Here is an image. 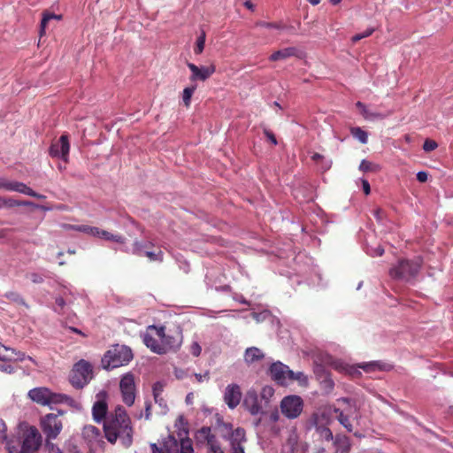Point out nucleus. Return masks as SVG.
Segmentation results:
<instances>
[{
  "instance_id": "f257e3e1",
  "label": "nucleus",
  "mask_w": 453,
  "mask_h": 453,
  "mask_svg": "<svg viewBox=\"0 0 453 453\" xmlns=\"http://www.w3.org/2000/svg\"><path fill=\"white\" fill-rule=\"evenodd\" d=\"M108 394L103 390L96 394V401L92 407L93 419L96 423L104 422L105 438L111 443H115L119 439L125 447H129L133 441V429L130 419L126 411L118 406L114 415L106 418L108 412Z\"/></svg>"
},
{
  "instance_id": "f03ea898",
  "label": "nucleus",
  "mask_w": 453,
  "mask_h": 453,
  "mask_svg": "<svg viewBox=\"0 0 453 453\" xmlns=\"http://www.w3.org/2000/svg\"><path fill=\"white\" fill-rule=\"evenodd\" d=\"M41 434L34 426H27L22 430L21 437L10 438L7 441L9 453H35L41 445Z\"/></svg>"
},
{
  "instance_id": "7ed1b4c3",
  "label": "nucleus",
  "mask_w": 453,
  "mask_h": 453,
  "mask_svg": "<svg viewBox=\"0 0 453 453\" xmlns=\"http://www.w3.org/2000/svg\"><path fill=\"white\" fill-rule=\"evenodd\" d=\"M142 340L144 344L157 354H164L179 347V343L174 345L172 342V337L165 335L163 326H149L147 332L142 335Z\"/></svg>"
},
{
  "instance_id": "20e7f679",
  "label": "nucleus",
  "mask_w": 453,
  "mask_h": 453,
  "mask_svg": "<svg viewBox=\"0 0 453 453\" xmlns=\"http://www.w3.org/2000/svg\"><path fill=\"white\" fill-rule=\"evenodd\" d=\"M334 414H335L334 408L326 406L319 409L309 420L310 426L315 428L319 436L326 441H331L334 438L333 433L328 428L333 421Z\"/></svg>"
},
{
  "instance_id": "39448f33",
  "label": "nucleus",
  "mask_w": 453,
  "mask_h": 453,
  "mask_svg": "<svg viewBox=\"0 0 453 453\" xmlns=\"http://www.w3.org/2000/svg\"><path fill=\"white\" fill-rule=\"evenodd\" d=\"M331 367L353 378H357L361 375L360 369H362L366 373H372L376 371H383L388 369V365L379 361L361 363L356 365H349L339 359L333 360L331 362Z\"/></svg>"
},
{
  "instance_id": "423d86ee",
  "label": "nucleus",
  "mask_w": 453,
  "mask_h": 453,
  "mask_svg": "<svg viewBox=\"0 0 453 453\" xmlns=\"http://www.w3.org/2000/svg\"><path fill=\"white\" fill-rule=\"evenodd\" d=\"M133 358V353L130 348L125 345L112 346L104 356L102 359L103 366L111 370L127 365Z\"/></svg>"
},
{
  "instance_id": "0eeeda50",
  "label": "nucleus",
  "mask_w": 453,
  "mask_h": 453,
  "mask_svg": "<svg viewBox=\"0 0 453 453\" xmlns=\"http://www.w3.org/2000/svg\"><path fill=\"white\" fill-rule=\"evenodd\" d=\"M337 403L341 405L342 403L345 406L343 408L334 407L336 418L339 423L346 428L348 432H352L354 426V421H357L359 417L358 407L355 401L349 398H341L337 400Z\"/></svg>"
},
{
  "instance_id": "6e6552de",
  "label": "nucleus",
  "mask_w": 453,
  "mask_h": 453,
  "mask_svg": "<svg viewBox=\"0 0 453 453\" xmlns=\"http://www.w3.org/2000/svg\"><path fill=\"white\" fill-rule=\"evenodd\" d=\"M420 266L419 257L414 260L402 259L390 268L389 275L395 280L409 281L418 274Z\"/></svg>"
},
{
  "instance_id": "1a4fd4ad",
  "label": "nucleus",
  "mask_w": 453,
  "mask_h": 453,
  "mask_svg": "<svg viewBox=\"0 0 453 453\" xmlns=\"http://www.w3.org/2000/svg\"><path fill=\"white\" fill-rule=\"evenodd\" d=\"M65 411L58 410V413H48L41 418V427L47 439L54 440L63 429V422L60 418Z\"/></svg>"
},
{
  "instance_id": "9d476101",
  "label": "nucleus",
  "mask_w": 453,
  "mask_h": 453,
  "mask_svg": "<svg viewBox=\"0 0 453 453\" xmlns=\"http://www.w3.org/2000/svg\"><path fill=\"white\" fill-rule=\"evenodd\" d=\"M91 379L92 366L88 362L81 360L74 365L70 375V382L73 387L81 388L87 385Z\"/></svg>"
},
{
  "instance_id": "9b49d317",
  "label": "nucleus",
  "mask_w": 453,
  "mask_h": 453,
  "mask_svg": "<svg viewBox=\"0 0 453 453\" xmlns=\"http://www.w3.org/2000/svg\"><path fill=\"white\" fill-rule=\"evenodd\" d=\"M280 408L283 416L288 419H295L303 412V401L299 395H289L282 398Z\"/></svg>"
},
{
  "instance_id": "f8f14e48",
  "label": "nucleus",
  "mask_w": 453,
  "mask_h": 453,
  "mask_svg": "<svg viewBox=\"0 0 453 453\" xmlns=\"http://www.w3.org/2000/svg\"><path fill=\"white\" fill-rule=\"evenodd\" d=\"M58 393L52 392L48 388L38 387L30 389L27 393V396L31 401L39 405L51 408V405L58 404Z\"/></svg>"
},
{
  "instance_id": "ddd939ff",
  "label": "nucleus",
  "mask_w": 453,
  "mask_h": 453,
  "mask_svg": "<svg viewBox=\"0 0 453 453\" xmlns=\"http://www.w3.org/2000/svg\"><path fill=\"white\" fill-rule=\"evenodd\" d=\"M26 358L24 353L5 347L0 343V371L11 373L13 372L12 362L22 361Z\"/></svg>"
},
{
  "instance_id": "4468645a",
  "label": "nucleus",
  "mask_w": 453,
  "mask_h": 453,
  "mask_svg": "<svg viewBox=\"0 0 453 453\" xmlns=\"http://www.w3.org/2000/svg\"><path fill=\"white\" fill-rule=\"evenodd\" d=\"M119 389L123 402L131 406L135 400V383L134 377L132 373L124 374L119 382Z\"/></svg>"
},
{
  "instance_id": "2eb2a0df",
  "label": "nucleus",
  "mask_w": 453,
  "mask_h": 453,
  "mask_svg": "<svg viewBox=\"0 0 453 453\" xmlns=\"http://www.w3.org/2000/svg\"><path fill=\"white\" fill-rule=\"evenodd\" d=\"M81 434L91 450L99 449L104 444L101 431L93 425L84 426Z\"/></svg>"
},
{
  "instance_id": "dca6fc26",
  "label": "nucleus",
  "mask_w": 453,
  "mask_h": 453,
  "mask_svg": "<svg viewBox=\"0 0 453 453\" xmlns=\"http://www.w3.org/2000/svg\"><path fill=\"white\" fill-rule=\"evenodd\" d=\"M226 428L231 433L227 435L230 442L232 453H245L244 444L246 442L245 431L242 428L237 427L232 430V426L226 425Z\"/></svg>"
},
{
  "instance_id": "f3484780",
  "label": "nucleus",
  "mask_w": 453,
  "mask_h": 453,
  "mask_svg": "<svg viewBox=\"0 0 453 453\" xmlns=\"http://www.w3.org/2000/svg\"><path fill=\"white\" fill-rule=\"evenodd\" d=\"M0 190L18 192L35 198H45L44 196L37 195L26 184L19 181H12L4 178H0Z\"/></svg>"
},
{
  "instance_id": "a211bd4d",
  "label": "nucleus",
  "mask_w": 453,
  "mask_h": 453,
  "mask_svg": "<svg viewBox=\"0 0 453 453\" xmlns=\"http://www.w3.org/2000/svg\"><path fill=\"white\" fill-rule=\"evenodd\" d=\"M270 374L278 384L285 386L291 381L293 371L280 362H275L270 366Z\"/></svg>"
},
{
  "instance_id": "6ab92c4d",
  "label": "nucleus",
  "mask_w": 453,
  "mask_h": 453,
  "mask_svg": "<svg viewBox=\"0 0 453 453\" xmlns=\"http://www.w3.org/2000/svg\"><path fill=\"white\" fill-rule=\"evenodd\" d=\"M72 228L76 229L81 232H83L88 235H92V236L98 237L100 239H104L107 241H112L115 242H123V240H124L121 235L114 234L110 232L101 230V229H99L97 227H94V226L81 225V226H72Z\"/></svg>"
},
{
  "instance_id": "aec40b11",
  "label": "nucleus",
  "mask_w": 453,
  "mask_h": 453,
  "mask_svg": "<svg viewBox=\"0 0 453 453\" xmlns=\"http://www.w3.org/2000/svg\"><path fill=\"white\" fill-rule=\"evenodd\" d=\"M243 406L253 416H257L264 412L261 400H259L255 389H250L246 392L243 399Z\"/></svg>"
},
{
  "instance_id": "412c9836",
  "label": "nucleus",
  "mask_w": 453,
  "mask_h": 453,
  "mask_svg": "<svg viewBox=\"0 0 453 453\" xmlns=\"http://www.w3.org/2000/svg\"><path fill=\"white\" fill-rule=\"evenodd\" d=\"M70 145L66 135H62L50 148V154L54 157H60L66 161L69 154Z\"/></svg>"
},
{
  "instance_id": "4be33fe9",
  "label": "nucleus",
  "mask_w": 453,
  "mask_h": 453,
  "mask_svg": "<svg viewBox=\"0 0 453 453\" xmlns=\"http://www.w3.org/2000/svg\"><path fill=\"white\" fill-rule=\"evenodd\" d=\"M242 392L237 384H229L224 392V401L230 409H234L241 402Z\"/></svg>"
},
{
  "instance_id": "5701e85b",
  "label": "nucleus",
  "mask_w": 453,
  "mask_h": 453,
  "mask_svg": "<svg viewBox=\"0 0 453 453\" xmlns=\"http://www.w3.org/2000/svg\"><path fill=\"white\" fill-rule=\"evenodd\" d=\"M188 67L192 73L190 76L192 81H205L215 72L214 65L198 67L193 63H188Z\"/></svg>"
},
{
  "instance_id": "b1692460",
  "label": "nucleus",
  "mask_w": 453,
  "mask_h": 453,
  "mask_svg": "<svg viewBox=\"0 0 453 453\" xmlns=\"http://www.w3.org/2000/svg\"><path fill=\"white\" fill-rule=\"evenodd\" d=\"M264 357L263 351L257 347H250L246 349L244 352V361L247 364H253L261 360Z\"/></svg>"
},
{
  "instance_id": "393cba45",
  "label": "nucleus",
  "mask_w": 453,
  "mask_h": 453,
  "mask_svg": "<svg viewBox=\"0 0 453 453\" xmlns=\"http://www.w3.org/2000/svg\"><path fill=\"white\" fill-rule=\"evenodd\" d=\"M297 53V50L295 47H288L285 48L280 50L275 51L271 55L269 59L271 61H278V60H284L290 57L296 56Z\"/></svg>"
},
{
  "instance_id": "a878e982",
  "label": "nucleus",
  "mask_w": 453,
  "mask_h": 453,
  "mask_svg": "<svg viewBox=\"0 0 453 453\" xmlns=\"http://www.w3.org/2000/svg\"><path fill=\"white\" fill-rule=\"evenodd\" d=\"M58 404L65 403L70 408H72L75 411H80L82 410V405L81 402L76 399L72 398L71 396L64 394H58Z\"/></svg>"
},
{
  "instance_id": "bb28decb",
  "label": "nucleus",
  "mask_w": 453,
  "mask_h": 453,
  "mask_svg": "<svg viewBox=\"0 0 453 453\" xmlns=\"http://www.w3.org/2000/svg\"><path fill=\"white\" fill-rule=\"evenodd\" d=\"M336 453H348L350 449V442L345 435H336L334 440Z\"/></svg>"
},
{
  "instance_id": "cd10ccee",
  "label": "nucleus",
  "mask_w": 453,
  "mask_h": 453,
  "mask_svg": "<svg viewBox=\"0 0 453 453\" xmlns=\"http://www.w3.org/2000/svg\"><path fill=\"white\" fill-rule=\"evenodd\" d=\"M356 106L360 110L361 114L367 120L372 121V120H375L377 119H383L385 117V115H383V114H380V113H378V112L370 111L366 108V106L363 103H361V102H357L356 104Z\"/></svg>"
},
{
  "instance_id": "c85d7f7f",
  "label": "nucleus",
  "mask_w": 453,
  "mask_h": 453,
  "mask_svg": "<svg viewBox=\"0 0 453 453\" xmlns=\"http://www.w3.org/2000/svg\"><path fill=\"white\" fill-rule=\"evenodd\" d=\"M211 430L210 427H202L196 433V442L200 445H206L210 439L212 437Z\"/></svg>"
},
{
  "instance_id": "c756f323",
  "label": "nucleus",
  "mask_w": 453,
  "mask_h": 453,
  "mask_svg": "<svg viewBox=\"0 0 453 453\" xmlns=\"http://www.w3.org/2000/svg\"><path fill=\"white\" fill-rule=\"evenodd\" d=\"M179 444L180 441L171 434L168 435L163 442L164 449L168 453H179Z\"/></svg>"
},
{
  "instance_id": "7c9ffc66",
  "label": "nucleus",
  "mask_w": 453,
  "mask_h": 453,
  "mask_svg": "<svg viewBox=\"0 0 453 453\" xmlns=\"http://www.w3.org/2000/svg\"><path fill=\"white\" fill-rule=\"evenodd\" d=\"M179 452L180 453H194L191 440L187 436L179 437Z\"/></svg>"
},
{
  "instance_id": "2f4dec72",
  "label": "nucleus",
  "mask_w": 453,
  "mask_h": 453,
  "mask_svg": "<svg viewBox=\"0 0 453 453\" xmlns=\"http://www.w3.org/2000/svg\"><path fill=\"white\" fill-rule=\"evenodd\" d=\"M174 426L178 430V437L187 436L188 434L187 422L182 416H179L175 421Z\"/></svg>"
},
{
  "instance_id": "473e14b6",
  "label": "nucleus",
  "mask_w": 453,
  "mask_h": 453,
  "mask_svg": "<svg viewBox=\"0 0 453 453\" xmlns=\"http://www.w3.org/2000/svg\"><path fill=\"white\" fill-rule=\"evenodd\" d=\"M351 134L358 140L362 144L368 142V134L360 127H351Z\"/></svg>"
},
{
  "instance_id": "72a5a7b5",
  "label": "nucleus",
  "mask_w": 453,
  "mask_h": 453,
  "mask_svg": "<svg viewBox=\"0 0 453 453\" xmlns=\"http://www.w3.org/2000/svg\"><path fill=\"white\" fill-rule=\"evenodd\" d=\"M137 251L140 255L146 256L150 261L163 260V252L161 250H157V251H143L142 249L137 248Z\"/></svg>"
},
{
  "instance_id": "f704fd0d",
  "label": "nucleus",
  "mask_w": 453,
  "mask_h": 453,
  "mask_svg": "<svg viewBox=\"0 0 453 453\" xmlns=\"http://www.w3.org/2000/svg\"><path fill=\"white\" fill-rule=\"evenodd\" d=\"M206 35L203 30H201L200 35L196 38V46L194 49L195 54L199 55L204 50Z\"/></svg>"
},
{
  "instance_id": "c9c22d12",
  "label": "nucleus",
  "mask_w": 453,
  "mask_h": 453,
  "mask_svg": "<svg viewBox=\"0 0 453 453\" xmlns=\"http://www.w3.org/2000/svg\"><path fill=\"white\" fill-rule=\"evenodd\" d=\"M273 395H274V389L273 387H271V386L263 387L261 389V392H260L261 402L265 401V403H268L270 399L273 396Z\"/></svg>"
},
{
  "instance_id": "e433bc0d",
  "label": "nucleus",
  "mask_w": 453,
  "mask_h": 453,
  "mask_svg": "<svg viewBox=\"0 0 453 453\" xmlns=\"http://www.w3.org/2000/svg\"><path fill=\"white\" fill-rule=\"evenodd\" d=\"M297 443H298L297 434L295 431H293L289 434L286 447H288L291 452L296 453L297 451Z\"/></svg>"
},
{
  "instance_id": "4c0bfd02",
  "label": "nucleus",
  "mask_w": 453,
  "mask_h": 453,
  "mask_svg": "<svg viewBox=\"0 0 453 453\" xmlns=\"http://www.w3.org/2000/svg\"><path fill=\"white\" fill-rule=\"evenodd\" d=\"M53 19H59L60 16L52 14V13H44L43 14V17L41 21V28H40V35L41 36H42L43 34L45 33V28L47 27L48 22Z\"/></svg>"
},
{
  "instance_id": "58836bf2",
  "label": "nucleus",
  "mask_w": 453,
  "mask_h": 453,
  "mask_svg": "<svg viewBox=\"0 0 453 453\" xmlns=\"http://www.w3.org/2000/svg\"><path fill=\"white\" fill-rule=\"evenodd\" d=\"M359 169L363 172H377L380 170V166L379 165L364 159L360 163Z\"/></svg>"
},
{
  "instance_id": "ea45409f",
  "label": "nucleus",
  "mask_w": 453,
  "mask_h": 453,
  "mask_svg": "<svg viewBox=\"0 0 453 453\" xmlns=\"http://www.w3.org/2000/svg\"><path fill=\"white\" fill-rule=\"evenodd\" d=\"M195 90L196 86L185 88L183 90L182 100L187 107L190 104L191 97Z\"/></svg>"
},
{
  "instance_id": "a19ab883",
  "label": "nucleus",
  "mask_w": 453,
  "mask_h": 453,
  "mask_svg": "<svg viewBox=\"0 0 453 453\" xmlns=\"http://www.w3.org/2000/svg\"><path fill=\"white\" fill-rule=\"evenodd\" d=\"M165 387V383L163 381H157L152 386L153 397L157 398L162 396V393L164 392Z\"/></svg>"
},
{
  "instance_id": "79ce46f5",
  "label": "nucleus",
  "mask_w": 453,
  "mask_h": 453,
  "mask_svg": "<svg viewBox=\"0 0 453 453\" xmlns=\"http://www.w3.org/2000/svg\"><path fill=\"white\" fill-rule=\"evenodd\" d=\"M205 446L211 453H218L219 451H222L219 443L214 435H212Z\"/></svg>"
},
{
  "instance_id": "37998d69",
  "label": "nucleus",
  "mask_w": 453,
  "mask_h": 453,
  "mask_svg": "<svg viewBox=\"0 0 453 453\" xmlns=\"http://www.w3.org/2000/svg\"><path fill=\"white\" fill-rule=\"evenodd\" d=\"M155 400V403L158 405L160 411H159V413L161 415H165L167 413L168 411V406H167V403L165 402V400L164 399L163 396H159L157 398H154Z\"/></svg>"
},
{
  "instance_id": "c03bdc74",
  "label": "nucleus",
  "mask_w": 453,
  "mask_h": 453,
  "mask_svg": "<svg viewBox=\"0 0 453 453\" xmlns=\"http://www.w3.org/2000/svg\"><path fill=\"white\" fill-rule=\"evenodd\" d=\"M10 441L7 437V426L3 419H0V441L4 442L7 446V441Z\"/></svg>"
},
{
  "instance_id": "a18cd8bd",
  "label": "nucleus",
  "mask_w": 453,
  "mask_h": 453,
  "mask_svg": "<svg viewBox=\"0 0 453 453\" xmlns=\"http://www.w3.org/2000/svg\"><path fill=\"white\" fill-rule=\"evenodd\" d=\"M373 32H374V28L369 27V28L365 29L363 33L355 35L351 40L353 42H357L363 38H366V37L370 36Z\"/></svg>"
},
{
  "instance_id": "49530a36",
  "label": "nucleus",
  "mask_w": 453,
  "mask_h": 453,
  "mask_svg": "<svg viewBox=\"0 0 453 453\" xmlns=\"http://www.w3.org/2000/svg\"><path fill=\"white\" fill-rule=\"evenodd\" d=\"M5 296L10 301L18 303V304H23L25 305V303L23 299L20 297V296L15 292H8L5 294Z\"/></svg>"
},
{
  "instance_id": "de8ad7c7",
  "label": "nucleus",
  "mask_w": 453,
  "mask_h": 453,
  "mask_svg": "<svg viewBox=\"0 0 453 453\" xmlns=\"http://www.w3.org/2000/svg\"><path fill=\"white\" fill-rule=\"evenodd\" d=\"M292 380H297V381H299V383L301 385H304L307 383V377L303 372H293V376L291 377V381Z\"/></svg>"
},
{
  "instance_id": "09e8293b",
  "label": "nucleus",
  "mask_w": 453,
  "mask_h": 453,
  "mask_svg": "<svg viewBox=\"0 0 453 453\" xmlns=\"http://www.w3.org/2000/svg\"><path fill=\"white\" fill-rule=\"evenodd\" d=\"M438 147V144L435 141L426 139L423 144V150L426 152L432 151Z\"/></svg>"
},
{
  "instance_id": "8fccbe9b",
  "label": "nucleus",
  "mask_w": 453,
  "mask_h": 453,
  "mask_svg": "<svg viewBox=\"0 0 453 453\" xmlns=\"http://www.w3.org/2000/svg\"><path fill=\"white\" fill-rule=\"evenodd\" d=\"M189 351L194 357H199L202 352V347L197 342H193L190 345Z\"/></svg>"
},
{
  "instance_id": "3c124183",
  "label": "nucleus",
  "mask_w": 453,
  "mask_h": 453,
  "mask_svg": "<svg viewBox=\"0 0 453 453\" xmlns=\"http://www.w3.org/2000/svg\"><path fill=\"white\" fill-rule=\"evenodd\" d=\"M256 26L260 27H265V28H276V29L282 28L280 24L265 22V21H259L256 24Z\"/></svg>"
},
{
  "instance_id": "603ef678",
  "label": "nucleus",
  "mask_w": 453,
  "mask_h": 453,
  "mask_svg": "<svg viewBox=\"0 0 453 453\" xmlns=\"http://www.w3.org/2000/svg\"><path fill=\"white\" fill-rule=\"evenodd\" d=\"M366 252L372 257H377L381 256L384 252V250L379 246L376 249L367 248Z\"/></svg>"
},
{
  "instance_id": "864d4df0",
  "label": "nucleus",
  "mask_w": 453,
  "mask_h": 453,
  "mask_svg": "<svg viewBox=\"0 0 453 453\" xmlns=\"http://www.w3.org/2000/svg\"><path fill=\"white\" fill-rule=\"evenodd\" d=\"M268 316L269 313L265 311L261 313H252L253 319H256L257 322L264 321Z\"/></svg>"
},
{
  "instance_id": "5fc2aeb1",
  "label": "nucleus",
  "mask_w": 453,
  "mask_h": 453,
  "mask_svg": "<svg viewBox=\"0 0 453 453\" xmlns=\"http://www.w3.org/2000/svg\"><path fill=\"white\" fill-rule=\"evenodd\" d=\"M280 417L277 410L273 411L269 415V421L273 424L279 422Z\"/></svg>"
},
{
  "instance_id": "6e6d98bb",
  "label": "nucleus",
  "mask_w": 453,
  "mask_h": 453,
  "mask_svg": "<svg viewBox=\"0 0 453 453\" xmlns=\"http://www.w3.org/2000/svg\"><path fill=\"white\" fill-rule=\"evenodd\" d=\"M320 167L323 171H327L332 166V160L324 157V160L319 162Z\"/></svg>"
},
{
  "instance_id": "4d7b16f0",
  "label": "nucleus",
  "mask_w": 453,
  "mask_h": 453,
  "mask_svg": "<svg viewBox=\"0 0 453 453\" xmlns=\"http://www.w3.org/2000/svg\"><path fill=\"white\" fill-rule=\"evenodd\" d=\"M362 186H363V190H364L365 195V196H369L370 195V191H371V188H370L369 182L366 180H362Z\"/></svg>"
},
{
  "instance_id": "13d9d810",
  "label": "nucleus",
  "mask_w": 453,
  "mask_h": 453,
  "mask_svg": "<svg viewBox=\"0 0 453 453\" xmlns=\"http://www.w3.org/2000/svg\"><path fill=\"white\" fill-rule=\"evenodd\" d=\"M427 176L428 174L426 173V172H418L417 173V180L419 181V182H425L427 180Z\"/></svg>"
},
{
  "instance_id": "bf43d9fd",
  "label": "nucleus",
  "mask_w": 453,
  "mask_h": 453,
  "mask_svg": "<svg viewBox=\"0 0 453 453\" xmlns=\"http://www.w3.org/2000/svg\"><path fill=\"white\" fill-rule=\"evenodd\" d=\"M265 134L273 145L277 144V140L272 132H270L269 130H265Z\"/></svg>"
},
{
  "instance_id": "052dcab7",
  "label": "nucleus",
  "mask_w": 453,
  "mask_h": 453,
  "mask_svg": "<svg viewBox=\"0 0 453 453\" xmlns=\"http://www.w3.org/2000/svg\"><path fill=\"white\" fill-rule=\"evenodd\" d=\"M324 156L319 153H313L311 156V159L316 163L319 164L320 161L324 160Z\"/></svg>"
},
{
  "instance_id": "680f3d73",
  "label": "nucleus",
  "mask_w": 453,
  "mask_h": 453,
  "mask_svg": "<svg viewBox=\"0 0 453 453\" xmlns=\"http://www.w3.org/2000/svg\"><path fill=\"white\" fill-rule=\"evenodd\" d=\"M195 377L198 382H202L203 380V379L209 378L208 373H204V374L196 373Z\"/></svg>"
},
{
  "instance_id": "e2e57ef3",
  "label": "nucleus",
  "mask_w": 453,
  "mask_h": 453,
  "mask_svg": "<svg viewBox=\"0 0 453 453\" xmlns=\"http://www.w3.org/2000/svg\"><path fill=\"white\" fill-rule=\"evenodd\" d=\"M152 453H163V450L159 449L155 443L150 445Z\"/></svg>"
},
{
  "instance_id": "0e129e2a",
  "label": "nucleus",
  "mask_w": 453,
  "mask_h": 453,
  "mask_svg": "<svg viewBox=\"0 0 453 453\" xmlns=\"http://www.w3.org/2000/svg\"><path fill=\"white\" fill-rule=\"evenodd\" d=\"M49 446L50 448V453H62L60 449L58 447H55L53 444H50Z\"/></svg>"
},
{
  "instance_id": "69168bd1",
  "label": "nucleus",
  "mask_w": 453,
  "mask_h": 453,
  "mask_svg": "<svg viewBox=\"0 0 453 453\" xmlns=\"http://www.w3.org/2000/svg\"><path fill=\"white\" fill-rule=\"evenodd\" d=\"M244 5H245L246 8H248V9H250L251 11H253L254 8H255L254 4L250 1H246L244 3Z\"/></svg>"
},
{
  "instance_id": "338daca9",
  "label": "nucleus",
  "mask_w": 453,
  "mask_h": 453,
  "mask_svg": "<svg viewBox=\"0 0 453 453\" xmlns=\"http://www.w3.org/2000/svg\"><path fill=\"white\" fill-rule=\"evenodd\" d=\"M192 401H193V394L189 393L186 396V402H187V403H192Z\"/></svg>"
},
{
  "instance_id": "774afa93",
  "label": "nucleus",
  "mask_w": 453,
  "mask_h": 453,
  "mask_svg": "<svg viewBox=\"0 0 453 453\" xmlns=\"http://www.w3.org/2000/svg\"><path fill=\"white\" fill-rule=\"evenodd\" d=\"M308 2L312 5H317L320 3V0H308Z\"/></svg>"
}]
</instances>
